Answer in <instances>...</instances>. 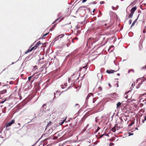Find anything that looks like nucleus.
Masks as SVG:
<instances>
[{
  "label": "nucleus",
  "instance_id": "31",
  "mask_svg": "<svg viewBox=\"0 0 146 146\" xmlns=\"http://www.w3.org/2000/svg\"><path fill=\"white\" fill-rule=\"evenodd\" d=\"M104 3H105V2L104 1H101L100 2V3L101 4H104Z\"/></svg>",
  "mask_w": 146,
  "mask_h": 146
},
{
  "label": "nucleus",
  "instance_id": "24",
  "mask_svg": "<svg viewBox=\"0 0 146 146\" xmlns=\"http://www.w3.org/2000/svg\"><path fill=\"white\" fill-rule=\"evenodd\" d=\"M146 114H145L144 116V119L143 121V123L144 122V121H146Z\"/></svg>",
  "mask_w": 146,
  "mask_h": 146
},
{
  "label": "nucleus",
  "instance_id": "40",
  "mask_svg": "<svg viewBox=\"0 0 146 146\" xmlns=\"http://www.w3.org/2000/svg\"><path fill=\"white\" fill-rule=\"evenodd\" d=\"M6 100H5L4 101H2L1 102V103H2V104H3V103Z\"/></svg>",
  "mask_w": 146,
  "mask_h": 146
},
{
  "label": "nucleus",
  "instance_id": "27",
  "mask_svg": "<svg viewBox=\"0 0 146 146\" xmlns=\"http://www.w3.org/2000/svg\"><path fill=\"white\" fill-rule=\"evenodd\" d=\"M120 127L117 126V125L116 127V130H118L120 129Z\"/></svg>",
  "mask_w": 146,
  "mask_h": 146
},
{
  "label": "nucleus",
  "instance_id": "16",
  "mask_svg": "<svg viewBox=\"0 0 146 146\" xmlns=\"http://www.w3.org/2000/svg\"><path fill=\"white\" fill-rule=\"evenodd\" d=\"M133 14H134L133 13L131 12L129 16V18H131L132 17Z\"/></svg>",
  "mask_w": 146,
  "mask_h": 146
},
{
  "label": "nucleus",
  "instance_id": "59",
  "mask_svg": "<svg viewBox=\"0 0 146 146\" xmlns=\"http://www.w3.org/2000/svg\"><path fill=\"white\" fill-rule=\"evenodd\" d=\"M61 21V20H60L59 21V22H60V21Z\"/></svg>",
  "mask_w": 146,
  "mask_h": 146
},
{
  "label": "nucleus",
  "instance_id": "62",
  "mask_svg": "<svg viewBox=\"0 0 146 146\" xmlns=\"http://www.w3.org/2000/svg\"><path fill=\"white\" fill-rule=\"evenodd\" d=\"M10 129H7V130H9Z\"/></svg>",
  "mask_w": 146,
  "mask_h": 146
},
{
  "label": "nucleus",
  "instance_id": "15",
  "mask_svg": "<svg viewBox=\"0 0 146 146\" xmlns=\"http://www.w3.org/2000/svg\"><path fill=\"white\" fill-rule=\"evenodd\" d=\"M139 15L138 16L137 18L134 21L133 23L132 24L131 27H132V26H134L135 23L136 22L138 18L139 17Z\"/></svg>",
  "mask_w": 146,
  "mask_h": 146
},
{
  "label": "nucleus",
  "instance_id": "10",
  "mask_svg": "<svg viewBox=\"0 0 146 146\" xmlns=\"http://www.w3.org/2000/svg\"><path fill=\"white\" fill-rule=\"evenodd\" d=\"M42 43H41L40 41H39L38 42L35 44V46L37 48H38L40 44H41Z\"/></svg>",
  "mask_w": 146,
  "mask_h": 146
},
{
  "label": "nucleus",
  "instance_id": "56",
  "mask_svg": "<svg viewBox=\"0 0 146 146\" xmlns=\"http://www.w3.org/2000/svg\"><path fill=\"white\" fill-rule=\"evenodd\" d=\"M104 135V134H103V135H102L101 136V137H102V136H103Z\"/></svg>",
  "mask_w": 146,
  "mask_h": 146
},
{
  "label": "nucleus",
  "instance_id": "63",
  "mask_svg": "<svg viewBox=\"0 0 146 146\" xmlns=\"http://www.w3.org/2000/svg\"><path fill=\"white\" fill-rule=\"evenodd\" d=\"M48 80H48L47 81H48Z\"/></svg>",
  "mask_w": 146,
  "mask_h": 146
},
{
  "label": "nucleus",
  "instance_id": "39",
  "mask_svg": "<svg viewBox=\"0 0 146 146\" xmlns=\"http://www.w3.org/2000/svg\"><path fill=\"white\" fill-rule=\"evenodd\" d=\"M67 108V105H65V106L64 107V108L65 109Z\"/></svg>",
  "mask_w": 146,
  "mask_h": 146
},
{
  "label": "nucleus",
  "instance_id": "22",
  "mask_svg": "<svg viewBox=\"0 0 146 146\" xmlns=\"http://www.w3.org/2000/svg\"><path fill=\"white\" fill-rule=\"evenodd\" d=\"M32 49V50H35V49H36L37 48L35 46H34V47L31 48Z\"/></svg>",
  "mask_w": 146,
  "mask_h": 146
},
{
  "label": "nucleus",
  "instance_id": "46",
  "mask_svg": "<svg viewBox=\"0 0 146 146\" xmlns=\"http://www.w3.org/2000/svg\"><path fill=\"white\" fill-rule=\"evenodd\" d=\"M117 76H120V74H119V73H118V74H117Z\"/></svg>",
  "mask_w": 146,
  "mask_h": 146
},
{
  "label": "nucleus",
  "instance_id": "58",
  "mask_svg": "<svg viewBox=\"0 0 146 146\" xmlns=\"http://www.w3.org/2000/svg\"><path fill=\"white\" fill-rule=\"evenodd\" d=\"M104 25H105V26H106V25H107V24L105 23V24Z\"/></svg>",
  "mask_w": 146,
  "mask_h": 146
},
{
  "label": "nucleus",
  "instance_id": "35",
  "mask_svg": "<svg viewBox=\"0 0 146 146\" xmlns=\"http://www.w3.org/2000/svg\"><path fill=\"white\" fill-rule=\"evenodd\" d=\"M131 22H132V20L131 19H130L129 21V24H131Z\"/></svg>",
  "mask_w": 146,
  "mask_h": 146
},
{
  "label": "nucleus",
  "instance_id": "18",
  "mask_svg": "<svg viewBox=\"0 0 146 146\" xmlns=\"http://www.w3.org/2000/svg\"><path fill=\"white\" fill-rule=\"evenodd\" d=\"M66 119V118H65L60 123H59L60 124V125H62V124L65 121Z\"/></svg>",
  "mask_w": 146,
  "mask_h": 146
},
{
  "label": "nucleus",
  "instance_id": "12",
  "mask_svg": "<svg viewBox=\"0 0 146 146\" xmlns=\"http://www.w3.org/2000/svg\"><path fill=\"white\" fill-rule=\"evenodd\" d=\"M64 34H60L57 37H56L55 38V39H56V40L58 39L59 37H60V38H62L64 36Z\"/></svg>",
  "mask_w": 146,
  "mask_h": 146
},
{
  "label": "nucleus",
  "instance_id": "49",
  "mask_svg": "<svg viewBox=\"0 0 146 146\" xmlns=\"http://www.w3.org/2000/svg\"><path fill=\"white\" fill-rule=\"evenodd\" d=\"M68 82H70V78H69L68 80Z\"/></svg>",
  "mask_w": 146,
  "mask_h": 146
},
{
  "label": "nucleus",
  "instance_id": "26",
  "mask_svg": "<svg viewBox=\"0 0 146 146\" xmlns=\"http://www.w3.org/2000/svg\"><path fill=\"white\" fill-rule=\"evenodd\" d=\"M143 102L144 104H146V98L143 101Z\"/></svg>",
  "mask_w": 146,
  "mask_h": 146
},
{
  "label": "nucleus",
  "instance_id": "23",
  "mask_svg": "<svg viewBox=\"0 0 146 146\" xmlns=\"http://www.w3.org/2000/svg\"><path fill=\"white\" fill-rule=\"evenodd\" d=\"M141 84H142V83H139V84H138V85H137V86H136V88H139V86L140 85H141Z\"/></svg>",
  "mask_w": 146,
  "mask_h": 146
},
{
  "label": "nucleus",
  "instance_id": "64",
  "mask_svg": "<svg viewBox=\"0 0 146 146\" xmlns=\"http://www.w3.org/2000/svg\"><path fill=\"white\" fill-rule=\"evenodd\" d=\"M89 146H91L90 145H89Z\"/></svg>",
  "mask_w": 146,
  "mask_h": 146
},
{
  "label": "nucleus",
  "instance_id": "33",
  "mask_svg": "<svg viewBox=\"0 0 146 146\" xmlns=\"http://www.w3.org/2000/svg\"><path fill=\"white\" fill-rule=\"evenodd\" d=\"M48 34V33H46L45 34H44L43 36V37H44L45 36H46V35H47Z\"/></svg>",
  "mask_w": 146,
  "mask_h": 146
},
{
  "label": "nucleus",
  "instance_id": "30",
  "mask_svg": "<svg viewBox=\"0 0 146 146\" xmlns=\"http://www.w3.org/2000/svg\"><path fill=\"white\" fill-rule=\"evenodd\" d=\"M18 95H19V98L20 99H21L22 97L21 96V94H19Z\"/></svg>",
  "mask_w": 146,
  "mask_h": 146
},
{
  "label": "nucleus",
  "instance_id": "42",
  "mask_svg": "<svg viewBox=\"0 0 146 146\" xmlns=\"http://www.w3.org/2000/svg\"><path fill=\"white\" fill-rule=\"evenodd\" d=\"M37 67V66H34V68H35V69H36V68Z\"/></svg>",
  "mask_w": 146,
  "mask_h": 146
},
{
  "label": "nucleus",
  "instance_id": "38",
  "mask_svg": "<svg viewBox=\"0 0 146 146\" xmlns=\"http://www.w3.org/2000/svg\"><path fill=\"white\" fill-rule=\"evenodd\" d=\"M143 32L144 33H146V31L145 30V29H144L143 31Z\"/></svg>",
  "mask_w": 146,
  "mask_h": 146
},
{
  "label": "nucleus",
  "instance_id": "19",
  "mask_svg": "<svg viewBox=\"0 0 146 146\" xmlns=\"http://www.w3.org/2000/svg\"><path fill=\"white\" fill-rule=\"evenodd\" d=\"M131 72H132L133 73H134V70H133V69H130L128 71V73H129Z\"/></svg>",
  "mask_w": 146,
  "mask_h": 146
},
{
  "label": "nucleus",
  "instance_id": "2",
  "mask_svg": "<svg viewBox=\"0 0 146 146\" xmlns=\"http://www.w3.org/2000/svg\"><path fill=\"white\" fill-rule=\"evenodd\" d=\"M120 119L121 121V122H124V121H126L127 119V116L123 115L121 117Z\"/></svg>",
  "mask_w": 146,
  "mask_h": 146
},
{
  "label": "nucleus",
  "instance_id": "34",
  "mask_svg": "<svg viewBox=\"0 0 146 146\" xmlns=\"http://www.w3.org/2000/svg\"><path fill=\"white\" fill-rule=\"evenodd\" d=\"M100 127H98L97 129L96 130V132H97L98 130H99L100 129Z\"/></svg>",
  "mask_w": 146,
  "mask_h": 146
},
{
  "label": "nucleus",
  "instance_id": "17",
  "mask_svg": "<svg viewBox=\"0 0 146 146\" xmlns=\"http://www.w3.org/2000/svg\"><path fill=\"white\" fill-rule=\"evenodd\" d=\"M121 103H120V102H118L117 104V108H119V106L121 105Z\"/></svg>",
  "mask_w": 146,
  "mask_h": 146
},
{
  "label": "nucleus",
  "instance_id": "1",
  "mask_svg": "<svg viewBox=\"0 0 146 146\" xmlns=\"http://www.w3.org/2000/svg\"><path fill=\"white\" fill-rule=\"evenodd\" d=\"M15 122V120L14 119H12L11 121L9 122L8 123H6L5 124V125L6 127L10 126L12 124L14 123Z\"/></svg>",
  "mask_w": 146,
  "mask_h": 146
},
{
  "label": "nucleus",
  "instance_id": "4",
  "mask_svg": "<svg viewBox=\"0 0 146 146\" xmlns=\"http://www.w3.org/2000/svg\"><path fill=\"white\" fill-rule=\"evenodd\" d=\"M7 90H4L0 92V98H1L3 96V94H4L6 93Z\"/></svg>",
  "mask_w": 146,
  "mask_h": 146
},
{
  "label": "nucleus",
  "instance_id": "51",
  "mask_svg": "<svg viewBox=\"0 0 146 146\" xmlns=\"http://www.w3.org/2000/svg\"><path fill=\"white\" fill-rule=\"evenodd\" d=\"M52 131V130H50H50H48L49 131Z\"/></svg>",
  "mask_w": 146,
  "mask_h": 146
},
{
  "label": "nucleus",
  "instance_id": "8",
  "mask_svg": "<svg viewBox=\"0 0 146 146\" xmlns=\"http://www.w3.org/2000/svg\"><path fill=\"white\" fill-rule=\"evenodd\" d=\"M31 46H31L25 52V54H27L29 52H31L32 50V48H31Z\"/></svg>",
  "mask_w": 146,
  "mask_h": 146
},
{
  "label": "nucleus",
  "instance_id": "36",
  "mask_svg": "<svg viewBox=\"0 0 146 146\" xmlns=\"http://www.w3.org/2000/svg\"><path fill=\"white\" fill-rule=\"evenodd\" d=\"M87 1V0H83L82 1V3H84L86 1Z\"/></svg>",
  "mask_w": 146,
  "mask_h": 146
},
{
  "label": "nucleus",
  "instance_id": "47",
  "mask_svg": "<svg viewBox=\"0 0 146 146\" xmlns=\"http://www.w3.org/2000/svg\"><path fill=\"white\" fill-rule=\"evenodd\" d=\"M125 98H126V99H127V98H128V96H126L125 97Z\"/></svg>",
  "mask_w": 146,
  "mask_h": 146
},
{
  "label": "nucleus",
  "instance_id": "5",
  "mask_svg": "<svg viewBox=\"0 0 146 146\" xmlns=\"http://www.w3.org/2000/svg\"><path fill=\"white\" fill-rule=\"evenodd\" d=\"M145 81H146V79L143 78H139L137 80V81H140L141 82H145Z\"/></svg>",
  "mask_w": 146,
  "mask_h": 146
},
{
  "label": "nucleus",
  "instance_id": "48",
  "mask_svg": "<svg viewBox=\"0 0 146 146\" xmlns=\"http://www.w3.org/2000/svg\"><path fill=\"white\" fill-rule=\"evenodd\" d=\"M74 39H78V38H77V37H75V38H74Z\"/></svg>",
  "mask_w": 146,
  "mask_h": 146
},
{
  "label": "nucleus",
  "instance_id": "37",
  "mask_svg": "<svg viewBox=\"0 0 146 146\" xmlns=\"http://www.w3.org/2000/svg\"><path fill=\"white\" fill-rule=\"evenodd\" d=\"M59 19V18H58L57 19H56V20L53 23H55Z\"/></svg>",
  "mask_w": 146,
  "mask_h": 146
},
{
  "label": "nucleus",
  "instance_id": "43",
  "mask_svg": "<svg viewBox=\"0 0 146 146\" xmlns=\"http://www.w3.org/2000/svg\"><path fill=\"white\" fill-rule=\"evenodd\" d=\"M130 91H128L127 92H125V94H127V93H128V92H130Z\"/></svg>",
  "mask_w": 146,
  "mask_h": 146
},
{
  "label": "nucleus",
  "instance_id": "45",
  "mask_svg": "<svg viewBox=\"0 0 146 146\" xmlns=\"http://www.w3.org/2000/svg\"><path fill=\"white\" fill-rule=\"evenodd\" d=\"M18 125H19V127H20L21 125L20 124V123H18Z\"/></svg>",
  "mask_w": 146,
  "mask_h": 146
},
{
  "label": "nucleus",
  "instance_id": "9",
  "mask_svg": "<svg viewBox=\"0 0 146 146\" xmlns=\"http://www.w3.org/2000/svg\"><path fill=\"white\" fill-rule=\"evenodd\" d=\"M137 8V7L136 6L132 8L131 10V12L134 13L135 11L136 10Z\"/></svg>",
  "mask_w": 146,
  "mask_h": 146
},
{
  "label": "nucleus",
  "instance_id": "52",
  "mask_svg": "<svg viewBox=\"0 0 146 146\" xmlns=\"http://www.w3.org/2000/svg\"><path fill=\"white\" fill-rule=\"evenodd\" d=\"M100 12V14H101V15H102V13L100 11H99Z\"/></svg>",
  "mask_w": 146,
  "mask_h": 146
},
{
  "label": "nucleus",
  "instance_id": "41",
  "mask_svg": "<svg viewBox=\"0 0 146 146\" xmlns=\"http://www.w3.org/2000/svg\"><path fill=\"white\" fill-rule=\"evenodd\" d=\"M111 27V26L110 25H109L106 28H110Z\"/></svg>",
  "mask_w": 146,
  "mask_h": 146
},
{
  "label": "nucleus",
  "instance_id": "7",
  "mask_svg": "<svg viewBox=\"0 0 146 146\" xmlns=\"http://www.w3.org/2000/svg\"><path fill=\"white\" fill-rule=\"evenodd\" d=\"M117 70H116V71H115V70H107V71H106V72H107L108 73H109V74L113 73L114 72H116V71H117Z\"/></svg>",
  "mask_w": 146,
  "mask_h": 146
},
{
  "label": "nucleus",
  "instance_id": "54",
  "mask_svg": "<svg viewBox=\"0 0 146 146\" xmlns=\"http://www.w3.org/2000/svg\"><path fill=\"white\" fill-rule=\"evenodd\" d=\"M56 26V24H55L54 25V27H55Z\"/></svg>",
  "mask_w": 146,
  "mask_h": 146
},
{
  "label": "nucleus",
  "instance_id": "44",
  "mask_svg": "<svg viewBox=\"0 0 146 146\" xmlns=\"http://www.w3.org/2000/svg\"><path fill=\"white\" fill-rule=\"evenodd\" d=\"M108 85L110 86V87H111V86L110 84V83H109Z\"/></svg>",
  "mask_w": 146,
  "mask_h": 146
},
{
  "label": "nucleus",
  "instance_id": "25",
  "mask_svg": "<svg viewBox=\"0 0 146 146\" xmlns=\"http://www.w3.org/2000/svg\"><path fill=\"white\" fill-rule=\"evenodd\" d=\"M52 122L50 121L49 123H48L47 126H49L51 125Z\"/></svg>",
  "mask_w": 146,
  "mask_h": 146
},
{
  "label": "nucleus",
  "instance_id": "11",
  "mask_svg": "<svg viewBox=\"0 0 146 146\" xmlns=\"http://www.w3.org/2000/svg\"><path fill=\"white\" fill-rule=\"evenodd\" d=\"M61 87L62 88H64L66 87V86H67V83H65L64 84V85L62 84L61 85Z\"/></svg>",
  "mask_w": 146,
  "mask_h": 146
},
{
  "label": "nucleus",
  "instance_id": "6",
  "mask_svg": "<svg viewBox=\"0 0 146 146\" xmlns=\"http://www.w3.org/2000/svg\"><path fill=\"white\" fill-rule=\"evenodd\" d=\"M35 79V78L33 77V76H30L28 77V80L29 81H31V82H33Z\"/></svg>",
  "mask_w": 146,
  "mask_h": 146
},
{
  "label": "nucleus",
  "instance_id": "28",
  "mask_svg": "<svg viewBox=\"0 0 146 146\" xmlns=\"http://www.w3.org/2000/svg\"><path fill=\"white\" fill-rule=\"evenodd\" d=\"M114 145V144L113 143H110V144L109 145L110 146H111V145Z\"/></svg>",
  "mask_w": 146,
  "mask_h": 146
},
{
  "label": "nucleus",
  "instance_id": "60",
  "mask_svg": "<svg viewBox=\"0 0 146 146\" xmlns=\"http://www.w3.org/2000/svg\"><path fill=\"white\" fill-rule=\"evenodd\" d=\"M88 96L86 98H88Z\"/></svg>",
  "mask_w": 146,
  "mask_h": 146
},
{
  "label": "nucleus",
  "instance_id": "61",
  "mask_svg": "<svg viewBox=\"0 0 146 146\" xmlns=\"http://www.w3.org/2000/svg\"><path fill=\"white\" fill-rule=\"evenodd\" d=\"M11 83V84H13V83Z\"/></svg>",
  "mask_w": 146,
  "mask_h": 146
},
{
  "label": "nucleus",
  "instance_id": "3",
  "mask_svg": "<svg viewBox=\"0 0 146 146\" xmlns=\"http://www.w3.org/2000/svg\"><path fill=\"white\" fill-rule=\"evenodd\" d=\"M97 76L98 79V82H101L103 78L102 74L101 73H99L98 74Z\"/></svg>",
  "mask_w": 146,
  "mask_h": 146
},
{
  "label": "nucleus",
  "instance_id": "55",
  "mask_svg": "<svg viewBox=\"0 0 146 146\" xmlns=\"http://www.w3.org/2000/svg\"><path fill=\"white\" fill-rule=\"evenodd\" d=\"M46 105V104H44L43 105V107L44 106H45Z\"/></svg>",
  "mask_w": 146,
  "mask_h": 146
},
{
  "label": "nucleus",
  "instance_id": "21",
  "mask_svg": "<svg viewBox=\"0 0 146 146\" xmlns=\"http://www.w3.org/2000/svg\"><path fill=\"white\" fill-rule=\"evenodd\" d=\"M139 47L140 50H141L142 48V45L141 44H140L139 45Z\"/></svg>",
  "mask_w": 146,
  "mask_h": 146
},
{
  "label": "nucleus",
  "instance_id": "14",
  "mask_svg": "<svg viewBox=\"0 0 146 146\" xmlns=\"http://www.w3.org/2000/svg\"><path fill=\"white\" fill-rule=\"evenodd\" d=\"M117 125H115V127L111 129V131L113 132H115L116 130V127Z\"/></svg>",
  "mask_w": 146,
  "mask_h": 146
},
{
  "label": "nucleus",
  "instance_id": "32",
  "mask_svg": "<svg viewBox=\"0 0 146 146\" xmlns=\"http://www.w3.org/2000/svg\"><path fill=\"white\" fill-rule=\"evenodd\" d=\"M98 89L99 90L101 91L102 90V88L101 87H100L98 88Z\"/></svg>",
  "mask_w": 146,
  "mask_h": 146
},
{
  "label": "nucleus",
  "instance_id": "20",
  "mask_svg": "<svg viewBox=\"0 0 146 146\" xmlns=\"http://www.w3.org/2000/svg\"><path fill=\"white\" fill-rule=\"evenodd\" d=\"M84 68L85 70H86V66H84L83 67H81L80 68V70H81V69Z\"/></svg>",
  "mask_w": 146,
  "mask_h": 146
},
{
  "label": "nucleus",
  "instance_id": "13",
  "mask_svg": "<svg viewBox=\"0 0 146 146\" xmlns=\"http://www.w3.org/2000/svg\"><path fill=\"white\" fill-rule=\"evenodd\" d=\"M135 83H131V84H130V85H131V87H130L131 90H132L134 86H135Z\"/></svg>",
  "mask_w": 146,
  "mask_h": 146
},
{
  "label": "nucleus",
  "instance_id": "29",
  "mask_svg": "<svg viewBox=\"0 0 146 146\" xmlns=\"http://www.w3.org/2000/svg\"><path fill=\"white\" fill-rule=\"evenodd\" d=\"M101 26H98V27H97V28L96 29V30L97 29H100V28H101Z\"/></svg>",
  "mask_w": 146,
  "mask_h": 146
},
{
  "label": "nucleus",
  "instance_id": "53",
  "mask_svg": "<svg viewBox=\"0 0 146 146\" xmlns=\"http://www.w3.org/2000/svg\"><path fill=\"white\" fill-rule=\"evenodd\" d=\"M116 84H117V87H118V84L117 83Z\"/></svg>",
  "mask_w": 146,
  "mask_h": 146
},
{
  "label": "nucleus",
  "instance_id": "57",
  "mask_svg": "<svg viewBox=\"0 0 146 146\" xmlns=\"http://www.w3.org/2000/svg\"><path fill=\"white\" fill-rule=\"evenodd\" d=\"M95 11V9H94V10L93 11V13H94V11Z\"/></svg>",
  "mask_w": 146,
  "mask_h": 146
},
{
  "label": "nucleus",
  "instance_id": "50",
  "mask_svg": "<svg viewBox=\"0 0 146 146\" xmlns=\"http://www.w3.org/2000/svg\"><path fill=\"white\" fill-rule=\"evenodd\" d=\"M56 94H57V93H55L54 94V96L55 97H56Z\"/></svg>",
  "mask_w": 146,
  "mask_h": 146
}]
</instances>
